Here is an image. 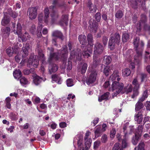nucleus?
Here are the masks:
<instances>
[{
	"label": "nucleus",
	"instance_id": "obj_1",
	"mask_svg": "<svg viewBox=\"0 0 150 150\" xmlns=\"http://www.w3.org/2000/svg\"><path fill=\"white\" fill-rule=\"evenodd\" d=\"M54 48L52 47L47 48V52L50 54L48 59L49 64L48 69L50 74L55 72L58 69L57 66L56 64L53 63V62L54 61H57L59 59V54L61 56V60L64 66L67 60L68 51L66 46L64 45L61 50H59L57 52H54Z\"/></svg>",
	"mask_w": 150,
	"mask_h": 150
},
{
	"label": "nucleus",
	"instance_id": "obj_2",
	"mask_svg": "<svg viewBox=\"0 0 150 150\" xmlns=\"http://www.w3.org/2000/svg\"><path fill=\"white\" fill-rule=\"evenodd\" d=\"M79 40L80 43L82 45L81 46V48H84L83 50V52H81V50L80 49H78V52L80 53L77 54V53L76 56L77 59L79 61H81L82 59V56H83L85 57L88 58L90 56V54H91L92 53L91 50L90 49L87 48L86 46L87 42L86 40V37L84 35H81L79 36Z\"/></svg>",
	"mask_w": 150,
	"mask_h": 150
},
{
	"label": "nucleus",
	"instance_id": "obj_3",
	"mask_svg": "<svg viewBox=\"0 0 150 150\" xmlns=\"http://www.w3.org/2000/svg\"><path fill=\"white\" fill-rule=\"evenodd\" d=\"M112 87L109 88L110 91H115L112 94V98L114 96H116L118 94L120 93H126L127 94L131 92L132 91V87L131 85H130L127 89L125 87L123 88L124 84L122 83H119L116 81L113 82L112 85Z\"/></svg>",
	"mask_w": 150,
	"mask_h": 150
},
{
	"label": "nucleus",
	"instance_id": "obj_4",
	"mask_svg": "<svg viewBox=\"0 0 150 150\" xmlns=\"http://www.w3.org/2000/svg\"><path fill=\"white\" fill-rule=\"evenodd\" d=\"M133 43L134 49L136 52V54L134 57V59L136 60H139L142 57L144 43L142 40L140 41L139 37H136L133 39Z\"/></svg>",
	"mask_w": 150,
	"mask_h": 150
},
{
	"label": "nucleus",
	"instance_id": "obj_5",
	"mask_svg": "<svg viewBox=\"0 0 150 150\" xmlns=\"http://www.w3.org/2000/svg\"><path fill=\"white\" fill-rule=\"evenodd\" d=\"M112 35L111 34L108 42V46L111 49H113L116 44H119L120 41V35L118 33H116L114 35Z\"/></svg>",
	"mask_w": 150,
	"mask_h": 150
},
{
	"label": "nucleus",
	"instance_id": "obj_6",
	"mask_svg": "<svg viewBox=\"0 0 150 150\" xmlns=\"http://www.w3.org/2000/svg\"><path fill=\"white\" fill-rule=\"evenodd\" d=\"M137 131L135 133V135L133 136L132 139V142L134 145H136L141 139L142 132L143 126L139 125L138 127Z\"/></svg>",
	"mask_w": 150,
	"mask_h": 150
},
{
	"label": "nucleus",
	"instance_id": "obj_7",
	"mask_svg": "<svg viewBox=\"0 0 150 150\" xmlns=\"http://www.w3.org/2000/svg\"><path fill=\"white\" fill-rule=\"evenodd\" d=\"M11 28L14 33L17 35L18 37L22 34V28L20 23H18L16 27V24L14 22H12Z\"/></svg>",
	"mask_w": 150,
	"mask_h": 150
},
{
	"label": "nucleus",
	"instance_id": "obj_8",
	"mask_svg": "<svg viewBox=\"0 0 150 150\" xmlns=\"http://www.w3.org/2000/svg\"><path fill=\"white\" fill-rule=\"evenodd\" d=\"M105 47L99 42H96L95 44L94 47V53L99 54H101L104 50Z\"/></svg>",
	"mask_w": 150,
	"mask_h": 150
},
{
	"label": "nucleus",
	"instance_id": "obj_9",
	"mask_svg": "<svg viewBox=\"0 0 150 150\" xmlns=\"http://www.w3.org/2000/svg\"><path fill=\"white\" fill-rule=\"evenodd\" d=\"M28 15L31 20L35 19L37 16V9L35 7H30L28 8Z\"/></svg>",
	"mask_w": 150,
	"mask_h": 150
},
{
	"label": "nucleus",
	"instance_id": "obj_10",
	"mask_svg": "<svg viewBox=\"0 0 150 150\" xmlns=\"http://www.w3.org/2000/svg\"><path fill=\"white\" fill-rule=\"evenodd\" d=\"M89 24L88 28L90 29V30L93 32L96 33L98 29V23L95 20L91 19L89 21Z\"/></svg>",
	"mask_w": 150,
	"mask_h": 150
},
{
	"label": "nucleus",
	"instance_id": "obj_11",
	"mask_svg": "<svg viewBox=\"0 0 150 150\" xmlns=\"http://www.w3.org/2000/svg\"><path fill=\"white\" fill-rule=\"evenodd\" d=\"M55 6L54 5H51L49 7V9L51 12L50 15L53 21L57 19L59 16L58 12L55 10Z\"/></svg>",
	"mask_w": 150,
	"mask_h": 150
},
{
	"label": "nucleus",
	"instance_id": "obj_12",
	"mask_svg": "<svg viewBox=\"0 0 150 150\" xmlns=\"http://www.w3.org/2000/svg\"><path fill=\"white\" fill-rule=\"evenodd\" d=\"M97 73L96 71L93 70L91 71L89 77L86 81V83L88 85L94 82L96 79Z\"/></svg>",
	"mask_w": 150,
	"mask_h": 150
},
{
	"label": "nucleus",
	"instance_id": "obj_13",
	"mask_svg": "<svg viewBox=\"0 0 150 150\" xmlns=\"http://www.w3.org/2000/svg\"><path fill=\"white\" fill-rule=\"evenodd\" d=\"M101 68H103V70H102V68L101 69V71H103L104 74L106 76H108L110 74H111V70L113 68L112 66H105L104 64H102L101 66Z\"/></svg>",
	"mask_w": 150,
	"mask_h": 150
},
{
	"label": "nucleus",
	"instance_id": "obj_14",
	"mask_svg": "<svg viewBox=\"0 0 150 150\" xmlns=\"http://www.w3.org/2000/svg\"><path fill=\"white\" fill-rule=\"evenodd\" d=\"M4 17L2 20L1 23L2 25L5 26L10 23L11 18L6 12H4Z\"/></svg>",
	"mask_w": 150,
	"mask_h": 150
},
{
	"label": "nucleus",
	"instance_id": "obj_15",
	"mask_svg": "<svg viewBox=\"0 0 150 150\" xmlns=\"http://www.w3.org/2000/svg\"><path fill=\"white\" fill-rule=\"evenodd\" d=\"M33 78V83L36 86H38L40 84L43 80L42 78L36 74H33L32 75Z\"/></svg>",
	"mask_w": 150,
	"mask_h": 150
},
{
	"label": "nucleus",
	"instance_id": "obj_16",
	"mask_svg": "<svg viewBox=\"0 0 150 150\" xmlns=\"http://www.w3.org/2000/svg\"><path fill=\"white\" fill-rule=\"evenodd\" d=\"M87 6L90 13H94L96 12L97 9L96 6L92 3L91 0H88Z\"/></svg>",
	"mask_w": 150,
	"mask_h": 150
},
{
	"label": "nucleus",
	"instance_id": "obj_17",
	"mask_svg": "<svg viewBox=\"0 0 150 150\" xmlns=\"http://www.w3.org/2000/svg\"><path fill=\"white\" fill-rule=\"evenodd\" d=\"M142 113L141 111H139L134 116V120L137 122V123L140 124L142 120Z\"/></svg>",
	"mask_w": 150,
	"mask_h": 150
},
{
	"label": "nucleus",
	"instance_id": "obj_18",
	"mask_svg": "<svg viewBox=\"0 0 150 150\" xmlns=\"http://www.w3.org/2000/svg\"><path fill=\"white\" fill-rule=\"evenodd\" d=\"M10 29L9 27H7L2 30V36L5 38L8 37L10 34Z\"/></svg>",
	"mask_w": 150,
	"mask_h": 150
},
{
	"label": "nucleus",
	"instance_id": "obj_19",
	"mask_svg": "<svg viewBox=\"0 0 150 150\" xmlns=\"http://www.w3.org/2000/svg\"><path fill=\"white\" fill-rule=\"evenodd\" d=\"M52 35L53 36L59 38L62 41H63L64 39V36L62 33L60 31L58 30L54 31L52 33Z\"/></svg>",
	"mask_w": 150,
	"mask_h": 150
},
{
	"label": "nucleus",
	"instance_id": "obj_20",
	"mask_svg": "<svg viewBox=\"0 0 150 150\" xmlns=\"http://www.w3.org/2000/svg\"><path fill=\"white\" fill-rule=\"evenodd\" d=\"M143 102V101L139 99L135 105V110L136 111H139L144 108V105L142 103Z\"/></svg>",
	"mask_w": 150,
	"mask_h": 150
},
{
	"label": "nucleus",
	"instance_id": "obj_21",
	"mask_svg": "<svg viewBox=\"0 0 150 150\" xmlns=\"http://www.w3.org/2000/svg\"><path fill=\"white\" fill-rule=\"evenodd\" d=\"M129 35L127 31L123 32L122 36V40L123 42H126L129 39Z\"/></svg>",
	"mask_w": 150,
	"mask_h": 150
},
{
	"label": "nucleus",
	"instance_id": "obj_22",
	"mask_svg": "<svg viewBox=\"0 0 150 150\" xmlns=\"http://www.w3.org/2000/svg\"><path fill=\"white\" fill-rule=\"evenodd\" d=\"M52 78L53 81H55L59 84L62 83L61 77L58 75L54 74L52 76Z\"/></svg>",
	"mask_w": 150,
	"mask_h": 150
},
{
	"label": "nucleus",
	"instance_id": "obj_23",
	"mask_svg": "<svg viewBox=\"0 0 150 150\" xmlns=\"http://www.w3.org/2000/svg\"><path fill=\"white\" fill-rule=\"evenodd\" d=\"M68 17L67 15H63L62 16V19L60 22V25L63 26L65 25H67L68 24Z\"/></svg>",
	"mask_w": 150,
	"mask_h": 150
},
{
	"label": "nucleus",
	"instance_id": "obj_24",
	"mask_svg": "<svg viewBox=\"0 0 150 150\" xmlns=\"http://www.w3.org/2000/svg\"><path fill=\"white\" fill-rule=\"evenodd\" d=\"M109 95L110 93L108 92L104 93L100 97H99L98 99L99 101L100 102L103 100H108Z\"/></svg>",
	"mask_w": 150,
	"mask_h": 150
},
{
	"label": "nucleus",
	"instance_id": "obj_25",
	"mask_svg": "<svg viewBox=\"0 0 150 150\" xmlns=\"http://www.w3.org/2000/svg\"><path fill=\"white\" fill-rule=\"evenodd\" d=\"M29 48V45L26 44L25 47H23L22 48L23 51L22 56L23 57H25L28 55V49Z\"/></svg>",
	"mask_w": 150,
	"mask_h": 150
},
{
	"label": "nucleus",
	"instance_id": "obj_26",
	"mask_svg": "<svg viewBox=\"0 0 150 150\" xmlns=\"http://www.w3.org/2000/svg\"><path fill=\"white\" fill-rule=\"evenodd\" d=\"M85 141V148L86 149H88L90 148L92 142L91 139L89 138L86 140H84Z\"/></svg>",
	"mask_w": 150,
	"mask_h": 150
},
{
	"label": "nucleus",
	"instance_id": "obj_27",
	"mask_svg": "<svg viewBox=\"0 0 150 150\" xmlns=\"http://www.w3.org/2000/svg\"><path fill=\"white\" fill-rule=\"evenodd\" d=\"M13 76L16 79H19L21 77L22 73L20 69L16 70L13 71Z\"/></svg>",
	"mask_w": 150,
	"mask_h": 150
},
{
	"label": "nucleus",
	"instance_id": "obj_28",
	"mask_svg": "<svg viewBox=\"0 0 150 150\" xmlns=\"http://www.w3.org/2000/svg\"><path fill=\"white\" fill-rule=\"evenodd\" d=\"M139 87H134L133 90V94L131 96L132 98H134L139 95Z\"/></svg>",
	"mask_w": 150,
	"mask_h": 150
},
{
	"label": "nucleus",
	"instance_id": "obj_29",
	"mask_svg": "<svg viewBox=\"0 0 150 150\" xmlns=\"http://www.w3.org/2000/svg\"><path fill=\"white\" fill-rule=\"evenodd\" d=\"M38 58L39 60H41L42 63L45 60V58L44 57V54L42 53V50H39L38 54Z\"/></svg>",
	"mask_w": 150,
	"mask_h": 150
},
{
	"label": "nucleus",
	"instance_id": "obj_30",
	"mask_svg": "<svg viewBox=\"0 0 150 150\" xmlns=\"http://www.w3.org/2000/svg\"><path fill=\"white\" fill-rule=\"evenodd\" d=\"M103 132V131L102 130L101 128H97L94 132L95 137L97 138L100 136Z\"/></svg>",
	"mask_w": 150,
	"mask_h": 150
},
{
	"label": "nucleus",
	"instance_id": "obj_31",
	"mask_svg": "<svg viewBox=\"0 0 150 150\" xmlns=\"http://www.w3.org/2000/svg\"><path fill=\"white\" fill-rule=\"evenodd\" d=\"M44 20L45 21L46 23L48 22V18L49 16V10L48 8H45L44 10Z\"/></svg>",
	"mask_w": 150,
	"mask_h": 150
},
{
	"label": "nucleus",
	"instance_id": "obj_32",
	"mask_svg": "<svg viewBox=\"0 0 150 150\" xmlns=\"http://www.w3.org/2000/svg\"><path fill=\"white\" fill-rule=\"evenodd\" d=\"M148 90H146L145 91H144L142 97L140 98L139 99L144 101L148 97Z\"/></svg>",
	"mask_w": 150,
	"mask_h": 150
},
{
	"label": "nucleus",
	"instance_id": "obj_33",
	"mask_svg": "<svg viewBox=\"0 0 150 150\" xmlns=\"http://www.w3.org/2000/svg\"><path fill=\"white\" fill-rule=\"evenodd\" d=\"M122 74L124 76H129L131 74V71L128 68H126L122 70Z\"/></svg>",
	"mask_w": 150,
	"mask_h": 150
},
{
	"label": "nucleus",
	"instance_id": "obj_34",
	"mask_svg": "<svg viewBox=\"0 0 150 150\" xmlns=\"http://www.w3.org/2000/svg\"><path fill=\"white\" fill-rule=\"evenodd\" d=\"M30 37V36L29 35L28 33L26 32L23 34L21 37H20V38L23 41H25L29 39Z\"/></svg>",
	"mask_w": 150,
	"mask_h": 150
},
{
	"label": "nucleus",
	"instance_id": "obj_35",
	"mask_svg": "<svg viewBox=\"0 0 150 150\" xmlns=\"http://www.w3.org/2000/svg\"><path fill=\"white\" fill-rule=\"evenodd\" d=\"M112 59L110 56H105L104 57V63L107 65H108L111 62Z\"/></svg>",
	"mask_w": 150,
	"mask_h": 150
},
{
	"label": "nucleus",
	"instance_id": "obj_36",
	"mask_svg": "<svg viewBox=\"0 0 150 150\" xmlns=\"http://www.w3.org/2000/svg\"><path fill=\"white\" fill-rule=\"evenodd\" d=\"M123 13L122 10H119L117 11L115 14V16L116 18L118 19L121 18L123 16Z\"/></svg>",
	"mask_w": 150,
	"mask_h": 150
},
{
	"label": "nucleus",
	"instance_id": "obj_37",
	"mask_svg": "<svg viewBox=\"0 0 150 150\" xmlns=\"http://www.w3.org/2000/svg\"><path fill=\"white\" fill-rule=\"evenodd\" d=\"M130 5L131 6L134 8H137V0H132L130 1Z\"/></svg>",
	"mask_w": 150,
	"mask_h": 150
},
{
	"label": "nucleus",
	"instance_id": "obj_38",
	"mask_svg": "<svg viewBox=\"0 0 150 150\" xmlns=\"http://www.w3.org/2000/svg\"><path fill=\"white\" fill-rule=\"evenodd\" d=\"M31 56L32 58L33 66L34 67L37 68L39 64L38 61L34 58V56Z\"/></svg>",
	"mask_w": 150,
	"mask_h": 150
},
{
	"label": "nucleus",
	"instance_id": "obj_39",
	"mask_svg": "<svg viewBox=\"0 0 150 150\" xmlns=\"http://www.w3.org/2000/svg\"><path fill=\"white\" fill-rule=\"evenodd\" d=\"M87 67V64L86 63H84L82 66L81 70V73L82 74H83L85 73Z\"/></svg>",
	"mask_w": 150,
	"mask_h": 150
},
{
	"label": "nucleus",
	"instance_id": "obj_40",
	"mask_svg": "<svg viewBox=\"0 0 150 150\" xmlns=\"http://www.w3.org/2000/svg\"><path fill=\"white\" fill-rule=\"evenodd\" d=\"M141 18L140 20V21L139 22L145 23L147 20V18L146 15L144 14H142L141 15Z\"/></svg>",
	"mask_w": 150,
	"mask_h": 150
},
{
	"label": "nucleus",
	"instance_id": "obj_41",
	"mask_svg": "<svg viewBox=\"0 0 150 150\" xmlns=\"http://www.w3.org/2000/svg\"><path fill=\"white\" fill-rule=\"evenodd\" d=\"M127 137H124V138L122 140V147L123 148L126 147L127 146Z\"/></svg>",
	"mask_w": 150,
	"mask_h": 150
},
{
	"label": "nucleus",
	"instance_id": "obj_42",
	"mask_svg": "<svg viewBox=\"0 0 150 150\" xmlns=\"http://www.w3.org/2000/svg\"><path fill=\"white\" fill-rule=\"evenodd\" d=\"M144 147L145 144L144 142L141 141L137 146V147L138 148V150H141V149L142 150H145L144 149Z\"/></svg>",
	"mask_w": 150,
	"mask_h": 150
},
{
	"label": "nucleus",
	"instance_id": "obj_43",
	"mask_svg": "<svg viewBox=\"0 0 150 150\" xmlns=\"http://www.w3.org/2000/svg\"><path fill=\"white\" fill-rule=\"evenodd\" d=\"M100 59L94 58L93 62V67H95L100 63Z\"/></svg>",
	"mask_w": 150,
	"mask_h": 150
},
{
	"label": "nucleus",
	"instance_id": "obj_44",
	"mask_svg": "<svg viewBox=\"0 0 150 150\" xmlns=\"http://www.w3.org/2000/svg\"><path fill=\"white\" fill-rule=\"evenodd\" d=\"M87 40L89 44H91L93 42L92 35L91 34H88L87 35Z\"/></svg>",
	"mask_w": 150,
	"mask_h": 150
},
{
	"label": "nucleus",
	"instance_id": "obj_45",
	"mask_svg": "<svg viewBox=\"0 0 150 150\" xmlns=\"http://www.w3.org/2000/svg\"><path fill=\"white\" fill-rule=\"evenodd\" d=\"M132 84L134 87H140V85L139 83L137 78L134 79L132 82Z\"/></svg>",
	"mask_w": 150,
	"mask_h": 150
},
{
	"label": "nucleus",
	"instance_id": "obj_46",
	"mask_svg": "<svg viewBox=\"0 0 150 150\" xmlns=\"http://www.w3.org/2000/svg\"><path fill=\"white\" fill-rule=\"evenodd\" d=\"M20 83L22 84H26L28 83V81L24 77H21L20 80Z\"/></svg>",
	"mask_w": 150,
	"mask_h": 150
},
{
	"label": "nucleus",
	"instance_id": "obj_47",
	"mask_svg": "<svg viewBox=\"0 0 150 150\" xmlns=\"http://www.w3.org/2000/svg\"><path fill=\"white\" fill-rule=\"evenodd\" d=\"M67 86L70 87L73 86L74 83L73 80L71 79H69L67 80Z\"/></svg>",
	"mask_w": 150,
	"mask_h": 150
},
{
	"label": "nucleus",
	"instance_id": "obj_48",
	"mask_svg": "<svg viewBox=\"0 0 150 150\" xmlns=\"http://www.w3.org/2000/svg\"><path fill=\"white\" fill-rule=\"evenodd\" d=\"M101 18V13L100 12H97L95 15V18L98 22H99L100 21Z\"/></svg>",
	"mask_w": 150,
	"mask_h": 150
},
{
	"label": "nucleus",
	"instance_id": "obj_49",
	"mask_svg": "<svg viewBox=\"0 0 150 150\" xmlns=\"http://www.w3.org/2000/svg\"><path fill=\"white\" fill-rule=\"evenodd\" d=\"M36 30L35 26V25H33L30 29V32L33 35L35 34Z\"/></svg>",
	"mask_w": 150,
	"mask_h": 150
},
{
	"label": "nucleus",
	"instance_id": "obj_50",
	"mask_svg": "<svg viewBox=\"0 0 150 150\" xmlns=\"http://www.w3.org/2000/svg\"><path fill=\"white\" fill-rule=\"evenodd\" d=\"M100 144L99 141L97 140L94 143L93 147L94 149H97Z\"/></svg>",
	"mask_w": 150,
	"mask_h": 150
},
{
	"label": "nucleus",
	"instance_id": "obj_51",
	"mask_svg": "<svg viewBox=\"0 0 150 150\" xmlns=\"http://www.w3.org/2000/svg\"><path fill=\"white\" fill-rule=\"evenodd\" d=\"M108 140L107 135L105 134H103L102 137L101 141L102 143H105Z\"/></svg>",
	"mask_w": 150,
	"mask_h": 150
},
{
	"label": "nucleus",
	"instance_id": "obj_52",
	"mask_svg": "<svg viewBox=\"0 0 150 150\" xmlns=\"http://www.w3.org/2000/svg\"><path fill=\"white\" fill-rule=\"evenodd\" d=\"M32 56H31L29 59L28 60V62L27 64V66L28 67H31L32 65H33L32 64Z\"/></svg>",
	"mask_w": 150,
	"mask_h": 150
},
{
	"label": "nucleus",
	"instance_id": "obj_53",
	"mask_svg": "<svg viewBox=\"0 0 150 150\" xmlns=\"http://www.w3.org/2000/svg\"><path fill=\"white\" fill-rule=\"evenodd\" d=\"M32 56H31L29 59L28 60V62L27 64V66L28 67H31L32 65H33L32 64Z\"/></svg>",
	"mask_w": 150,
	"mask_h": 150
},
{
	"label": "nucleus",
	"instance_id": "obj_54",
	"mask_svg": "<svg viewBox=\"0 0 150 150\" xmlns=\"http://www.w3.org/2000/svg\"><path fill=\"white\" fill-rule=\"evenodd\" d=\"M116 133V131L115 129L112 128L110 132V137L111 138L114 137Z\"/></svg>",
	"mask_w": 150,
	"mask_h": 150
},
{
	"label": "nucleus",
	"instance_id": "obj_55",
	"mask_svg": "<svg viewBox=\"0 0 150 150\" xmlns=\"http://www.w3.org/2000/svg\"><path fill=\"white\" fill-rule=\"evenodd\" d=\"M144 29L146 31H147L149 34H150V26L147 25L145 24L144 27Z\"/></svg>",
	"mask_w": 150,
	"mask_h": 150
},
{
	"label": "nucleus",
	"instance_id": "obj_56",
	"mask_svg": "<svg viewBox=\"0 0 150 150\" xmlns=\"http://www.w3.org/2000/svg\"><path fill=\"white\" fill-rule=\"evenodd\" d=\"M108 40V38L105 36H104L103 38V46L105 47L107 44Z\"/></svg>",
	"mask_w": 150,
	"mask_h": 150
},
{
	"label": "nucleus",
	"instance_id": "obj_57",
	"mask_svg": "<svg viewBox=\"0 0 150 150\" xmlns=\"http://www.w3.org/2000/svg\"><path fill=\"white\" fill-rule=\"evenodd\" d=\"M145 105L147 110L150 111V101H147L146 102Z\"/></svg>",
	"mask_w": 150,
	"mask_h": 150
},
{
	"label": "nucleus",
	"instance_id": "obj_58",
	"mask_svg": "<svg viewBox=\"0 0 150 150\" xmlns=\"http://www.w3.org/2000/svg\"><path fill=\"white\" fill-rule=\"evenodd\" d=\"M119 143H116L113 148L112 149V150H118L120 148V146H119Z\"/></svg>",
	"mask_w": 150,
	"mask_h": 150
},
{
	"label": "nucleus",
	"instance_id": "obj_59",
	"mask_svg": "<svg viewBox=\"0 0 150 150\" xmlns=\"http://www.w3.org/2000/svg\"><path fill=\"white\" fill-rule=\"evenodd\" d=\"M147 76V74L144 73H142L141 74V81H144L145 79L146 78Z\"/></svg>",
	"mask_w": 150,
	"mask_h": 150
},
{
	"label": "nucleus",
	"instance_id": "obj_60",
	"mask_svg": "<svg viewBox=\"0 0 150 150\" xmlns=\"http://www.w3.org/2000/svg\"><path fill=\"white\" fill-rule=\"evenodd\" d=\"M59 126L62 128H64L67 126V124L66 122H62L59 124Z\"/></svg>",
	"mask_w": 150,
	"mask_h": 150
},
{
	"label": "nucleus",
	"instance_id": "obj_61",
	"mask_svg": "<svg viewBox=\"0 0 150 150\" xmlns=\"http://www.w3.org/2000/svg\"><path fill=\"white\" fill-rule=\"evenodd\" d=\"M72 63L71 62L68 61L67 64V69H68L70 70L72 69Z\"/></svg>",
	"mask_w": 150,
	"mask_h": 150
},
{
	"label": "nucleus",
	"instance_id": "obj_62",
	"mask_svg": "<svg viewBox=\"0 0 150 150\" xmlns=\"http://www.w3.org/2000/svg\"><path fill=\"white\" fill-rule=\"evenodd\" d=\"M109 86H110V84L109 83V81H106L104 83L103 86L105 88H107Z\"/></svg>",
	"mask_w": 150,
	"mask_h": 150
},
{
	"label": "nucleus",
	"instance_id": "obj_63",
	"mask_svg": "<svg viewBox=\"0 0 150 150\" xmlns=\"http://www.w3.org/2000/svg\"><path fill=\"white\" fill-rule=\"evenodd\" d=\"M18 13L15 11H13L11 16L13 18H16L18 16Z\"/></svg>",
	"mask_w": 150,
	"mask_h": 150
},
{
	"label": "nucleus",
	"instance_id": "obj_64",
	"mask_svg": "<svg viewBox=\"0 0 150 150\" xmlns=\"http://www.w3.org/2000/svg\"><path fill=\"white\" fill-rule=\"evenodd\" d=\"M23 72L25 75H28L30 74L29 70L27 69H25L23 70Z\"/></svg>",
	"mask_w": 150,
	"mask_h": 150
}]
</instances>
